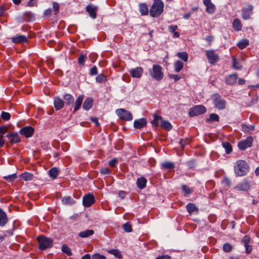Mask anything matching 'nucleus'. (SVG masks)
Wrapping results in <instances>:
<instances>
[{
  "instance_id": "nucleus-1",
  "label": "nucleus",
  "mask_w": 259,
  "mask_h": 259,
  "mask_svg": "<svg viewBox=\"0 0 259 259\" xmlns=\"http://www.w3.org/2000/svg\"><path fill=\"white\" fill-rule=\"evenodd\" d=\"M234 170L236 177H243L249 172V166L245 161L238 160L234 164Z\"/></svg>"
},
{
  "instance_id": "nucleus-2",
  "label": "nucleus",
  "mask_w": 259,
  "mask_h": 259,
  "mask_svg": "<svg viewBox=\"0 0 259 259\" xmlns=\"http://www.w3.org/2000/svg\"><path fill=\"white\" fill-rule=\"evenodd\" d=\"M163 8L164 4L161 0H154L150 9V15L152 17L159 16L163 12Z\"/></svg>"
},
{
  "instance_id": "nucleus-3",
  "label": "nucleus",
  "mask_w": 259,
  "mask_h": 259,
  "mask_svg": "<svg viewBox=\"0 0 259 259\" xmlns=\"http://www.w3.org/2000/svg\"><path fill=\"white\" fill-rule=\"evenodd\" d=\"M162 69V68L160 65H153L152 69L149 70V73L151 77L157 81L161 80L164 77Z\"/></svg>"
},
{
  "instance_id": "nucleus-4",
  "label": "nucleus",
  "mask_w": 259,
  "mask_h": 259,
  "mask_svg": "<svg viewBox=\"0 0 259 259\" xmlns=\"http://www.w3.org/2000/svg\"><path fill=\"white\" fill-rule=\"evenodd\" d=\"M37 240L39 243V248L41 250L51 248L53 245V240L50 238L39 236L37 237Z\"/></svg>"
},
{
  "instance_id": "nucleus-5",
  "label": "nucleus",
  "mask_w": 259,
  "mask_h": 259,
  "mask_svg": "<svg viewBox=\"0 0 259 259\" xmlns=\"http://www.w3.org/2000/svg\"><path fill=\"white\" fill-rule=\"evenodd\" d=\"M212 100L214 106L219 110H223L226 108V102L221 96L216 93L212 95Z\"/></svg>"
},
{
  "instance_id": "nucleus-6",
  "label": "nucleus",
  "mask_w": 259,
  "mask_h": 259,
  "mask_svg": "<svg viewBox=\"0 0 259 259\" xmlns=\"http://www.w3.org/2000/svg\"><path fill=\"white\" fill-rule=\"evenodd\" d=\"M206 111V109L203 105H196L191 108L189 111V115L190 117L198 116L204 114Z\"/></svg>"
},
{
  "instance_id": "nucleus-7",
  "label": "nucleus",
  "mask_w": 259,
  "mask_h": 259,
  "mask_svg": "<svg viewBox=\"0 0 259 259\" xmlns=\"http://www.w3.org/2000/svg\"><path fill=\"white\" fill-rule=\"evenodd\" d=\"M116 113L120 119L125 121H131L133 119L132 114L129 111L120 108L116 110Z\"/></svg>"
},
{
  "instance_id": "nucleus-8",
  "label": "nucleus",
  "mask_w": 259,
  "mask_h": 259,
  "mask_svg": "<svg viewBox=\"0 0 259 259\" xmlns=\"http://www.w3.org/2000/svg\"><path fill=\"white\" fill-rule=\"evenodd\" d=\"M253 141V138L251 136H248L246 139L239 141L238 143V147L240 150H245L252 146Z\"/></svg>"
},
{
  "instance_id": "nucleus-9",
  "label": "nucleus",
  "mask_w": 259,
  "mask_h": 259,
  "mask_svg": "<svg viewBox=\"0 0 259 259\" xmlns=\"http://www.w3.org/2000/svg\"><path fill=\"white\" fill-rule=\"evenodd\" d=\"M205 54L208 62L211 64L216 63L220 59L219 55L215 53V51L213 50H206Z\"/></svg>"
},
{
  "instance_id": "nucleus-10",
  "label": "nucleus",
  "mask_w": 259,
  "mask_h": 259,
  "mask_svg": "<svg viewBox=\"0 0 259 259\" xmlns=\"http://www.w3.org/2000/svg\"><path fill=\"white\" fill-rule=\"evenodd\" d=\"M95 202V197L91 193L85 194L82 198V204L84 207H89Z\"/></svg>"
},
{
  "instance_id": "nucleus-11",
  "label": "nucleus",
  "mask_w": 259,
  "mask_h": 259,
  "mask_svg": "<svg viewBox=\"0 0 259 259\" xmlns=\"http://www.w3.org/2000/svg\"><path fill=\"white\" fill-rule=\"evenodd\" d=\"M250 188V184L246 179H244L241 182L234 187L235 190L243 192L248 191Z\"/></svg>"
},
{
  "instance_id": "nucleus-12",
  "label": "nucleus",
  "mask_w": 259,
  "mask_h": 259,
  "mask_svg": "<svg viewBox=\"0 0 259 259\" xmlns=\"http://www.w3.org/2000/svg\"><path fill=\"white\" fill-rule=\"evenodd\" d=\"M253 7L251 5H248L246 7L242 10L241 16L244 20H248L252 15Z\"/></svg>"
},
{
  "instance_id": "nucleus-13",
  "label": "nucleus",
  "mask_w": 259,
  "mask_h": 259,
  "mask_svg": "<svg viewBox=\"0 0 259 259\" xmlns=\"http://www.w3.org/2000/svg\"><path fill=\"white\" fill-rule=\"evenodd\" d=\"M203 2L206 7L205 11L209 14H213L215 11V5L211 2V0H203Z\"/></svg>"
},
{
  "instance_id": "nucleus-14",
  "label": "nucleus",
  "mask_w": 259,
  "mask_h": 259,
  "mask_svg": "<svg viewBox=\"0 0 259 259\" xmlns=\"http://www.w3.org/2000/svg\"><path fill=\"white\" fill-rule=\"evenodd\" d=\"M131 76L134 78H140L143 72V69L140 67L132 68L129 71Z\"/></svg>"
},
{
  "instance_id": "nucleus-15",
  "label": "nucleus",
  "mask_w": 259,
  "mask_h": 259,
  "mask_svg": "<svg viewBox=\"0 0 259 259\" xmlns=\"http://www.w3.org/2000/svg\"><path fill=\"white\" fill-rule=\"evenodd\" d=\"M85 10L92 18L95 19L97 17V12L98 10L97 6L89 5L86 7Z\"/></svg>"
},
{
  "instance_id": "nucleus-16",
  "label": "nucleus",
  "mask_w": 259,
  "mask_h": 259,
  "mask_svg": "<svg viewBox=\"0 0 259 259\" xmlns=\"http://www.w3.org/2000/svg\"><path fill=\"white\" fill-rule=\"evenodd\" d=\"M7 137L8 138L11 144L18 143L21 142V139L18 133H9Z\"/></svg>"
},
{
  "instance_id": "nucleus-17",
  "label": "nucleus",
  "mask_w": 259,
  "mask_h": 259,
  "mask_svg": "<svg viewBox=\"0 0 259 259\" xmlns=\"http://www.w3.org/2000/svg\"><path fill=\"white\" fill-rule=\"evenodd\" d=\"M19 133L26 138L31 137L32 136V127L30 126H25L20 130Z\"/></svg>"
},
{
  "instance_id": "nucleus-18",
  "label": "nucleus",
  "mask_w": 259,
  "mask_h": 259,
  "mask_svg": "<svg viewBox=\"0 0 259 259\" xmlns=\"http://www.w3.org/2000/svg\"><path fill=\"white\" fill-rule=\"evenodd\" d=\"M64 105V102L62 99L58 97H55L54 98V106L56 110L62 109Z\"/></svg>"
},
{
  "instance_id": "nucleus-19",
  "label": "nucleus",
  "mask_w": 259,
  "mask_h": 259,
  "mask_svg": "<svg viewBox=\"0 0 259 259\" xmlns=\"http://www.w3.org/2000/svg\"><path fill=\"white\" fill-rule=\"evenodd\" d=\"M147 120L144 118H141L138 120H135L134 122V126L136 129H141L147 125Z\"/></svg>"
},
{
  "instance_id": "nucleus-20",
  "label": "nucleus",
  "mask_w": 259,
  "mask_h": 259,
  "mask_svg": "<svg viewBox=\"0 0 259 259\" xmlns=\"http://www.w3.org/2000/svg\"><path fill=\"white\" fill-rule=\"evenodd\" d=\"M237 78V73L230 74L226 77L225 82L228 85H234L236 83Z\"/></svg>"
},
{
  "instance_id": "nucleus-21",
  "label": "nucleus",
  "mask_w": 259,
  "mask_h": 259,
  "mask_svg": "<svg viewBox=\"0 0 259 259\" xmlns=\"http://www.w3.org/2000/svg\"><path fill=\"white\" fill-rule=\"evenodd\" d=\"M64 104L69 107H72L74 101V98L72 95L69 94H66L63 96Z\"/></svg>"
},
{
  "instance_id": "nucleus-22",
  "label": "nucleus",
  "mask_w": 259,
  "mask_h": 259,
  "mask_svg": "<svg viewBox=\"0 0 259 259\" xmlns=\"http://www.w3.org/2000/svg\"><path fill=\"white\" fill-rule=\"evenodd\" d=\"M147 180L144 177H141L137 179L136 184L137 187L142 190L146 187Z\"/></svg>"
},
{
  "instance_id": "nucleus-23",
  "label": "nucleus",
  "mask_w": 259,
  "mask_h": 259,
  "mask_svg": "<svg viewBox=\"0 0 259 259\" xmlns=\"http://www.w3.org/2000/svg\"><path fill=\"white\" fill-rule=\"evenodd\" d=\"M8 221V219L6 213L0 208V226L4 227Z\"/></svg>"
},
{
  "instance_id": "nucleus-24",
  "label": "nucleus",
  "mask_w": 259,
  "mask_h": 259,
  "mask_svg": "<svg viewBox=\"0 0 259 259\" xmlns=\"http://www.w3.org/2000/svg\"><path fill=\"white\" fill-rule=\"evenodd\" d=\"M161 169H172L175 168V164L169 161H166L161 163Z\"/></svg>"
},
{
  "instance_id": "nucleus-25",
  "label": "nucleus",
  "mask_w": 259,
  "mask_h": 259,
  "mask_svg": "<svg viewBox=\"0 0 259 259\" xmlns=\"http://www.w3.org/2000/svg\"><path fill=\"white\" fill-rule=\"evenodd\" d=\"M27 40V37L25 35H18L12 38V41L14 43L19 44L26 42Z\"/></svg>"
},
{
  "instance_id": "nucleus-26",
  "label": "nucleus",
  "mask_w": 259,
  "mask_h": 259,
  "mask_svg": "<svg viewBox=\"0 0 259 259\" xmlns=\"http://www.w3.org/2000/svg\"><path fill=\"white\" fill-rule=\"evenodd\" d=\"M93 103V99L92 98H88L84 101L82 105V108L85 110H90L92 106Z\"/></svg>"
},
{
  "instance_id": "nucleus-27",
  "label": "nucleus",
  "mask_w": 259,
  "mask_h": 259,
  "mask_svg": "<svg viewBox=\"0 0 259 259\" xmlns=\"http://www.w3.org/2000/svg\"><path fill=\"white\" fill-rule=\"evenodd\" d=\"M83 99V95H79L77 97V98L75 102V106H74L73 111V113H75V112H76L80 108V107L82 104Z\"/></svg>"
},
{
  "instance_id": "nucleus-28",
  "label": "nucleus",
  "mask_w": 259,
  "mask_h": 259,
  "mask_svg": "<svg viewBox=\"0 0 259 259\" xmlns=\"http://www.w3.org/2000/svg\"><path fill=\"white\" fill-rule=\"evenodd\" d=\"M139 11L141 15H147L149 12L148 5L145 3L140 4Z\"/></svg>"
},
{
  "instance_id": "nucleus-29",
  "label": "nucleus",
  "mask_w": 259,
  "mask_h": 259,
  "mask_svg": "<svg viewBox=\"0 0 259 259\" xmlns=\"http://www.w3.org/2000/svg\"><path fill=\"white\" fill-rule=\"evenodd\" d=\"M94 234L93 230L87 229L85 231L80 232L78 233V235L82 238L89 237Z\"/></svg>"
},
{
  "instance_id": "nucleus-30",
  "label": "nucleus",
  "mask_w": 259,
  "mask_h": 259,
  "mask_svg": "<svg viewBox=\"0 0 259 259\" xmlns=\"http://www.w3.org/2000/svg\"><path fill=\"white\" fill-rule=\"evenodd\" d=\"M241 130L245 133H250L254 130V125L242 124Z\"/></svg>"
},
{
  "instance_id": "nucleus-31",
  "label": "nucleus",
  "mask_w": 259,
  "mask_h": 259,
  "mask_svg": "<svg viewBox=\"0 0 259 259\" xmlns=\"http://www.w3.org/2000/svg\"><path fill=\"white\" fill-rule=\"evenodd\" d=\"M232 27L236 31L241 30L242 24L240 20L238 18L234 19L232 23Z\"/></svg>"
},
{
  "instance_id": "nucleus-32",
  "label": "nucleus",
  "mask_w": 259,
  "mask_h": 259,
  "mask_svg": "<svg viewBox=\"0 0 259 259\" xmlns=\"http://www.w3.org/2000/svg\"><path fill=\"white\" fill-rule=\"evenodd\" d=\"M249 42L247 39L240 40L237 44V46L241 50H243L249 45Z\"/></svg>"
},
{
  "instance_id": "nucleus-33",
  "label": "nucleus",
  "mask_w": 259,
  "mask_h": 259,
  "mask_svg": "<svg viewBox=\"0 0 259 259\" xmlns=\"http://www.w3.org/2000/svg\"><path fill=\"white\" fill-rule=\"evenodd\" d=\"M58 169L56 167H53L49 170V176L53 179H56L58 177Z\"/></svg>"
},
{
  "instance_id": "nucleus-34",
  "label": "nucleus",
  "mask_w": 259,
  "mask_h": 259,
  "mask_svg": "<svg viewBox=\"0 0 259 259\" xmlns=\"http://www.w3.org/2000/svg\"><path fill=\"white\" fill-rule=\"evenodd\" d=\"M184 67V63L180 60L176 61L174 63V69L176 72H179Z\"/></svg>"
},
{
  "instance_id": "nucleus-35",
  "label": "nucleus",
  "mask_w": 259,
  "mask_h": 259,
  "mask_svg": "<svg viewBox=\"0 0 259 259\" xmlns=\"http://www.w3.org/2000/svg\"><path fill=\"white\" fill-rule=\"evenodd\" d=\"M160 126L163 128L167 131H170L172 128V125L167 120H161Z\"/></svg>"
},
{
  "instance_id": "nucleus-36",
  "label": "nucleus",
  "mask_w": 259,
  "mask_h": 259,
  "mask_svg": "<svg viewBox=\"0 0 259 259\" xmlns=\"http://www.w3.org/2000/svg\"><path fill=\"white\" fill-rule=\"evenodd\" d=\"M222 146L225 149V152L227 154H230L232 151V146L228 142H223L222 143Z\"/></svg>"
},
{
  "instance_id": "nucleus-37",
  "label": "nucleus",
  "mask_w": 259,
  "mask_h": 259,
  "mask_svg": "<svg viewBox=\"0 0 259 259\" xmlns=\"http://www.w3.org/2000/svg\"><path fill=\"white\" fill-rule=\"evenodd\" d=\"M186 209L187 211L191 214L195 211H198V208L193 203H189L186 205Z\"/></svg>"
},
{
  "instance_id": "nucleus-38",
  "label": "nucleus",
  "mask_w": 259,
  "mask_h": 259,
  "mask_svg": "<svg viewBox=\"0 0 259 259\" xmlns=\"http://www.w3.org/2000/svg\"><path fill=\"white\" fill-rule=\"evenodd\" d=\"M107 252L113 255L117 258L120 259L122 258L121 252L118 249H112L108 250Z\"/></svg>"
},
{
  "instance_id": "nucleus-39",
  "label": "nucleus",
  "mask_w": 259,
  "mask_h": 259,
  "mask_svg": "<svg viewBox=\"0 0 259 259\" xmlns=\"http://www.w3.org/2000/svg\"><path fill=\"white\" fill-rule=\"evenodd\" d=\"M182 190L184 193V196H188L190 194L193 190L192 189H191L190 187H189L188 186H187L185 184H183L182 186Z\"/></svg>"
},
{
  "instance_id": "nucleus-40",
  "label": "nucleus",
  "mask_w": 259,
  "mask_h": 259,
  "mask_svg": "<svg viewBox=\"0 0 259 259\" xmlns=\"http://www.w3.org/2000/svg\"><path fill=\"white\" fill-rule=\"evenodd\" d=\"M177 56L184 62H187L188 60V55L185 52H180L177 53Z\"/></svg>"
},
{
  "instance_id": "nucleus-41",
  "label": "nucleus",
  "mask_w": 259,
  "mask_h": 259,
  "mask_svg": "<svg viewBox=\"0 0 259 259\" xmlns=\"http://www.w3.org/2000/svg\"><path fill=\"white\" fill-rule=\"evenodd\" d=\"M19 177L24 181L31 180L32 179V175L27 172H25L19 176Z\"/></svg>"
},
{
  "instance_id": "nucleus-42",
  "label": "nucleus",
  "mask_w": 259,
  "mask_h": 259,
  "mask_svg": "<svg viewBox=\"0 0 259 259\" xmlns=\"http://www.w3.org/2000/svg\"><path fill=\"white\" fill-rule=\"evenodd\" d=\"M62 203L64 204H72L74 203V200L70 196H66L62 198Z\"/></svg>"
},
{
  "instance_id": "nucleus-43",
  "label": "nucleus",
  "mask_w": 259,
  "mask_h": 259,
  "mask_svg": "<svg viewBox=\"0 0 259 259\" xmlns=\"http://www.w3.org/2000/svg\"><path fill=\"white\" fill-rule=\"evenodd\" d=\"M153 118H154V119H153V121L151 122V123L154 126H158L159 125V121L160 120H161V121L162 120V117L161 116H159V115H158L156 114H154L153 115Z\"/></svg>"
},
{
  "instance_id": "nucleus-44",
  "label": "nucleus",
  "mask_w": 259,
  "mask_h": 259,
  "mask_svg": "<svg viewBox=\"0 0 259 259\" xmlns=\"http://www.w3.org/2000/svg\"><path fill=\"white\" fill-rule=\"evenodd\" d=\"M219 116L215 113L210 114L209 115V118L207 119V121H209L210 122L212 121H219Z\"/></svg>"
},
{
  "instance_id": "nucleus-45",
  "label": "nucleus",
  "mask_w": 259,
  "mask_h": 259,
  "mask_svg": "<svg viewBox=\"0 0 259 259\" xmlns=\"http://www.w3.org/2000/svg\"><path fill=\"white\" fill-rule=\"evenodd\" d=\"M62 251L63 252L66 253L68 256H71L72 252L71 249L66 245H63L62 246Z\"/></svg>"
},
{
  "instance_id": "nucleus-46",
  "label": "nucleus",
  "mask_w": 259,
  "mask_h": 259,
  "mask_svg": "<svg viewBox=\"0 0 259 259\" xmlns=\"http://www.w3.org/2000/svg\"><path fill=\"white\" fill-rule=\"evenodd\" d=\"M122 228L124 231L127 233L131 232L133 230L132 226L129 222H126L122 226Z\"/></svg>"
},
{
  "instance_id": "nucleus-47",
  "label": "nucleus",
  "mask_w": 259,
  "mask_h": 259,
  "mask_svg": "<svg viewBox=\"0 0 259 259\" xmlns=\"http://www.w3.org/2000/svg\"><path fill=\"white\" fill-rule=\"evenodd\" d=\"M106 80V76L103 74H100L96 77V80L99 83H102Z\"/></svg>"
},
{
  "instance_id": "nucleus-48",
  "label": "nucleus",
  "mask_w": 259,
  "mask_h": 259,
  "mask_svg": "<svg viewBox=\"0 0 259 259\" xmlns=\"http://www.w3.org/2000/svg\"><path fill=\"white\" fill-rule=\"evenodd\" d=\"M1 117L4 120L7 121L10 119L11 114L8 112L2 111Z\"/></svg>"
},
{
  "instance_id": "nucleus-49",
  "label": "nucleus",
  "mask_w": 259,
  "mask_h": 259,
  "mask_svg": "<svg viewBox=\"0 0 259 259\" xmlns=\"http://www.w3.org/2000/svg\"><path fill=\"white\" fill-rule=\"evenodd\" d=\"M233 66L234 68L237 70H240L242 67L240 63L236 60L235 58L233 59Z\"/></svg>"
},
{
  "instance_id": "nucleus-50",
  "label": "nucleus",
  "mask_w": 259,
  "mask_h": 259,
  "mask_svg": "<svg viewBox=\"0 0 259 259\" xmlns=\"http://www.w3.org/2000/svg\"><path fill=\"white\" fill-rule=\"evenodd\" d=\"M87 57L85 55L81 54L78 58V63L80 65H83L84 64Z\"/></svg>"
},
{
  "instance_id": "nucleus-51",
  "label": "nucleus",
  "mask_w": 259,
  "mask_h": 259,
  "mask_svg": "<svg viewBox=\"0 0 259 259\" xmlns=\"http://www.w3.org/2000/svg\"><path fill=\"white\" fill-rule=\"evenodd\" d=\"M222 183L227 187H230L232 183L230 179L227 177H225L223 179Z\"/></svg>"
},
{
  "instance_id": "nucleus-52",
  "label": "nucleus",
  "mask_w": 259,
  "mask_h": 259,
  "mask_svg": "<svg viewBox=\"0 0 259 259\" xmlns=\"http://www.w3.org/2000/svg\"><path fill=\"white\" fill-rule=\"evenodd\" d=\"M32 15L30 13H25L23 15V20L25 21L29 22L31 20Z\"/></svg>"
},
{
  "instance_id": "nucleus-53",
  "label": "nucleus",
  "mask_w": 259,
  "mask_h": 259,
  "mask_svg": "<svg viewBox=\"0 0 259 259\" xmlns=\"http://www.w3.org/2000/svg\"><path fill=\"white\" fill-rule=\"evenodd\" d=\"M250 240V238L249 235H245L242 239L241 240V243L243 244V245L248 244Z\"/></svg>"
},
{
  "instance_id": "nucleus-54",
  "label": "nucleus",
  "mask_w": 259,
  "mask_h": 259,
  "mask_svg": "<svg viewBox=\"0 0 259 259\" xmlns=\"http://www.w3.org/2000/svg\"><path fill=\"white\" fill-rule=\"evenodd\" d=\"M4 178L7 181L13 182L17 178V176L16 174H13L11 175L4 177Z\"/></svg>"
},
{
  "instance_id": "nucleus-55",
  "label": "nucleus",
  "mask_w": 259,
  "mask_h": 259,
  "mask_svg": "<svg viewBox=\"0 0 259 259\" xmlns=\"http://www.w3.org/2000/svg\"><path fill=\"white\" fill-rule=\"evenodd\" d=\"M232 246L230 244L226 243L223 246V250L226 252H229L232 250Z\"/></svg>"
},
{
  "instance_id": "nucleus-56",
  "label": "nucleus",
  "mask_w": 259,
  "mask_h": 259,
  "mask_svg": "<svg viewBox=\"0 0 259 259\" xmlns=\"http://www.w3.org/2000/svg\"><path fill=\"white\" fill-rule=\"evenodd\" d=\"M92 259H106V257L100 253H95L92 256Z\"/></svg>"
},
{
  "instance_id": "nucleus-57",
  "label": "nucleus",
  "mask_w": 259,
  "mask_h": 259,
  "mask_svg": "<svg viewBox=\"0 0 259 259\" xmlns=\"http://www.w3.org/2000/svg\"><path fill=\"white\" fill-rule=\"evenodd\" d=\"M98 74V69L96 66H93L90 69V75L91 76L95 75Z\"/></svg>"
},
{
  "instance_id": "nucleus-58",
  "label": "nucleus",
  "mask_w": 259,
  "mask_h": 259,
  "mask_svg": "<svg viewBox=\"0 0 259 259\" xmlns=\"http://www.w3.org/2000/svg\"><path fill=\"white\" fill-rule=\"evenodd\" d=\"M168 76L170 78L173 79L175 81H177L181 79V76L178 74H168Z\"/></svg>"
},
{
  "instance_id": "nucleus-59",
  "label": "nucleus",
  "mask_w": 259,
  "mask_h": 259,
  "mask_svg": "<svg viewBox=\"0 0 259 259\" xmlns=\"http://www.w3.org/2000/svg\"><path fill=\"white\" fill-rule=\"evenodd\" d=\"M178 28L177 25H171L168 26V29L170 32L172 33L176 31Z\"/></svg>"
},
{
  "instance_id": "nucleus-60",
  "label": "nucleus",
  "mask_w": 259,
  "mask_h": 259,
  "mask_svg": "<svg viewBox=\"0 0 259 259\" xmlns=\"http://www.w3.org/2000/svg\"><path fill=\"white\" fill-rule=\"evenodd\" d=\"M53 7L55 12V14H57L59 12V5L57 2H54L53 3Z\"/></svg>"
},
{
  "instance_id": "nucleus-61",
  "label": "nucleus",
  "mask_w": 259,
  "mask_h": 259,
  "mask_svg": "<svg viewBox=\"0 0 259 259\" xmlns=\"http://www.w3.org/2000/svg\"><path fill=\"white\" fill-rule=\"evenodd\" d=\"M69 148V145L66 143H63L61 145V149L64 151H67Z\"/></svg>"
},
{
  "instance_id": "nucleus-62",
  "label": "nucleus",
  "mask_w": 259,
  "mask_h": 259,
  "mask_svg": "<svg viewBox=\"0 0 259 259\" xmlns=\"http://www.w3.org/2000/svg\"><path fill=\"white\" fill-rule=\"evenodd\" d=\"M245 248V252L247 254L250 253L252 251V246L250 245L246 244L244 245Z\"/></svg>"
},
{
  "instance_id": "nucleus-63",
  "label": "nucleus",
  "mask_w": 259,
  "mask_h": 259,
  "mask_svg": "<svg viewBox=\"0 0 259 259\" xmlns=\"http://www.w3.org/2000/svg\"><path fill=\"white\" fill-rule=\"evenodd\" d=\"M8 130V128L5 125L0 126V133L2 135L5 134Z\"/></svg>"
},
{
  "instance_id": "nucleus-64",
  "label": "nucleus",
  "mask_w": 259,
  "mask_h": 259,
  "mask_svg": "<svg viewBox=\"0 0 259 259\" xmlns=\"http://www.w3.org/2000/svg\"><path fill=\"white\" fill-rule=\"evenodd\" d=\"M100 173L102 175H107L109 174V169L106 167H103L100 169Z\"/></svg>"
}]
</instances>
